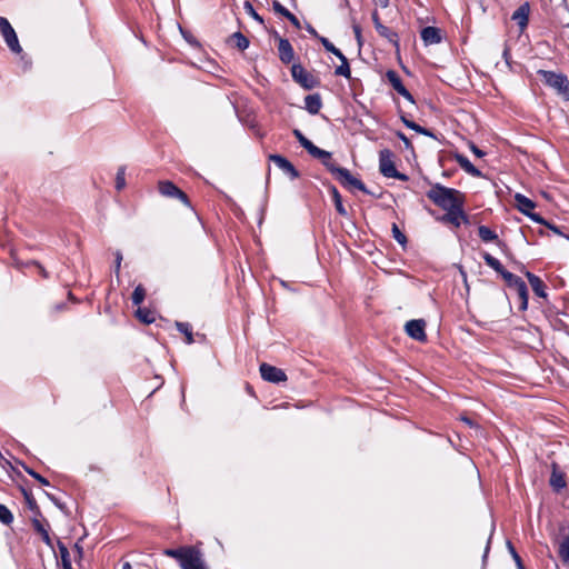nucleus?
Listing matches in <instances>:
<instances>
[{
    "label": "nucleus",
    "mask_w": 569,
    "mask_h": 569,
    "mask_svg": "<svg viewBox=\"0 0 569 569\" xmlns=\"http://www.w3.org/2000/svg\"><path fill=\"white\" fill-rule=\"evenodd\" d=\"M8 48L13 52V53H17V54H20L22 53V48L19 43V40H18V37H17V33L12 34L11 37H8L7 39H4Z\"/></svg>",
    "instance_id": "obj_38"
},
{
    "label": "nucleus",
    "mask_w": 569,
    "mask_h": 569,
    "mask_svg": "<svg viewBox=\"0 0 569 569\" xmlns=\"http://www.w3.org/2000/svg\"><path fill=\"white\" fill-rule=\"evenodd\" d=\"M114 257H116V261H114V272L118 276L119 272H120V266H121V261H122V253L121 251H117L114 253Z\"/></svg>",
    "instance_id": "obj_51"
},
{
    "label": "nucleus",
    "mask_w": 569,
    "mask_h": 569,
    "mask_svg": "<svg viewBox=\"0 0 569 569\" xmlns=\"http://www.w3.org/2000/svg\"><path fill=\"white\" fill-rule=\"evenodd\" d=\"M320 152L321 154L319 153H310V156H312L313 158H317L321 161V163L327 168V170L332 174L335 176L336 173V169H340L341 167H338L333 161H332V157H331V152L329 151H326L323 149L320 148Z\"/></svg>",
    "instance_id": "obj_22"
},
{
    "label": "nucleus",
    "mask_w": 569,
    "mask_h": 569,
    "mask_svg": "<svg viewBox=\"0 0 569 569\" xmlns=\"http://www.w3.org/2000/svg\"><path fill=\"white\" fill-rule=\"evenodd\" d=\"M525 274H526L533 292L540 298H546L547 292H546V286L543 283V281L538 276L531 273L530 271H526Z\"/></svg>",
    "instance_id": "obj_20"
},
{
    "label": "nucleus",
    "mask_w": 569,
    "mask_h": 569,
    "mask_svg": "<svg viewBox=\"0 0 569 569\" xmlns=\"http://www.w3.org/2000/svg\"><path fill=\"white\" fill-rule=\"evenodd\" d=\"M259 370L261 378L268 382L280 383L287 380V375L282 369L269 363H261Z\"/></svg>",
    "instance_id": "obj_9"
},
{
    "label": "nucleus",
    "mask_w": 569,
    "mask_h": 569,
    "mask_svg": "<svg viewBox=\"0 0 569 569\" xmlns=\"http://www.w3.org/2000/svg\"><path fill=\"white\" fill-rule=\"evenodd\" d=\"M537 73L546 86L552 88L565 100H569V80L566 74L542 69L538 70Z\"/></svg>",
    "instance_id": "obj_2"
},
{
    "label": "nucleus",
    "mask_w": 569,
    "mask_h": 569,
    "mask_svg": "<svg viewBox=\"0 0 569 569\" xmlns=\"http://www.w3.org/2000/svg\"><path fill=\"white\" fill-rule=\"evenodd\" d=\"M378 34L385 38L392 47L396 49V52L400 51L399 36L396 31L391 30L386 26L378 27Z\"/></svg>",
    "instance_id": "obj_21"
},
{
    "label": "nucleus",
    "mask_w": 569,
    "mask_h": 569,
    "mask_svg": "<svg viewBox=\"0 0 569 569\" xmlns=\"http://www.w3.org/2000/svg\"><path fill=\"white\" fill-rule=\"evenodd\" d=\"M529 12V3L525 2L512 13L511 19L516 21L521 31L525 30V28L528 26Z\"/></svg>",
    "instance_id": "obj_17"
},
{
    "label": "nucleus",
    "mask_w": 569,
    "mask_h": 569,
    "mask_svg": "<svg viewBox=\"0 0 569 569\" xmlns=\"http://www.w3.org/2000/svg\"><path fill=\"white\" fill-rule=\"evenodd\" d=\"M291 76L297 83L307 90H311L319 84V80L307 71L300 63L292 64Z\"/></svg>",
    "instance_id": "obj_5"
},
{
    "label": "nucleus",
    "mask_w": 569,
    "mask_h": 569,
    "mask_svg": "<svg viewBox=\"0 0 569 569\" xmlns=\"http://www.w3.org/2000/svg\"><path fill=\"white\" fill-rule=\"evenodd\" d=\"M136 313H137V317L139 318V320H141L143 323L149 325L156 320L153 313L146 308H138Z\"/></svg>",
    "instance_id": "obj_39"
},
{
    "label": "nucleus",
    "mask_w": 569,
    "mask_h": 569,
    "mask_svg": "<svg viewBox=\"0 0 569 569\" xmlns=\"http://www.w3.org/2000/svg\"><path fill=\"white\" fill-rule=\"evenodd\" d=\"M32 527L33 529L41 535V538L43 540V542L49 546V547H52V540L49 536V532H48V529H46L43 527V525L41 523V521L37 518H33L32 519Z\"/></svg>",
    "instance_id": "obj_29"
},
{
    "label": "nucleus",
    "mask_w": 569,
    "mask_h": 569,
    "mask_svg": "<svg viewBox=\"0 0 569 569\" xmlns=\"http://www.w3.org/2000/svg\"><path fill=\"white\" fill-rule=\"evenodd\" d=\"M339 60L341 61V64L336 68L335 73L337 76H342V77L349 79L351 76V71H350V66H349L348 59L346 58V56H343V58L339 59Z\"/></svg>",
    "instance_id": "obj_36"
},
{
    "label": "nucleus",
    "mask_w": 569,
    "mask_h": 569,
    "mask_svg": "<svg viewBox=\"0 0 569 569\" xmlns=\"http://www.w3.org/2000/svg\"><path fill=\"white\" fill-rule=\"evenodd\" d=\"M453 158L459 163V166L470 176L476 178L482 177L481 171L476 168L466 156L461 153H455Z\"/></svg>",
    "instance_id": "obj_19"
},
{
    "label": "nucleus",
    "mask_w": 569,
    "mask_h": 569,
    "mask_svg": "<svg viewBox=\"0 0 569 569\" xmlns=\"http://www.w3.org/2000/svg\"><path fill=\"white\" fill-rule=\"evenodd\" d=\"M396 136L402 141L406 149L413 151V146H412L411 141L408 139V137L403 132L398 131L396 133Z\"/></svg>",
    "instance_id": "obj_49"
},
{
    "label": "nucleus",
    "mask_w": 569,
    "mask_h": 569,
    "mask_svg": "<svg viewBox=\"0 0 569 569\" xmlns=\"http://www.w3.org/2000/svg\"><path fill=\"white\" fill-rule=\"evenodd\" d=\"M279 59L283 63H290L295 58L293 48L288 39L280 38L278 44Z\"/></svg>",
    "instance_id": "obj_16"
},
{
    "label": "nucleus",
    "mask_w": 569,
    "mask_h": 569,
    "mask_svg": "<svg viewBox=\"0 0 569 569\" xmlns=\"http://www.w3.org/2000/svg\"><path fill=\"white\" fill-rule=\"evenodd\" d=\"M439 220L443 223H451L457 228L460 227L462 222H469V218L463 211V204L447 210V212L443 216H441Z\"/></svg>",
    "instance_id": "obj_10"
},
{
    "label": "nucleus",
    "mask_w": 569,
    "mask_h": 569,
    "mask_svg": "<svg viewBox=\"0 0 569 569\" xmlns=\"http://www.w3.org/2000/svg\"><path fill=\"white\" fill-rule=\"evenodd\" d=\"M401 121H402V123H403L407 128H409V129L413 130V128H415V126H416V122H415V121L409 120V119H408V118H406L405 116H401Z\"/></svg>",
    "instance_id": "obj_57"
},
{
    "label": "nucleus",
    "mask_w": 569,
    "mask_h": 569,
    "mask_svg": "<svg viewBox=\"0 0 569 569\" xmlns=\"http://www.w3.org/2000/svg\"><path fill=\"white\" fill-rule=\"evenodd\" d=\"M386 78L389 81V83L392 86V88L405 99L410 101L411 103H415L413 96L408 91V89L403 86L401 78L395 70H388L386 72Z\"/></svg>",
    "instance_id": "obj_12"
},
{
    "label": "nucleus",
    "mask_w": 569,
    "mask_h": 569,
    "mask_svg": "<svg viewBox=\"0 0 569 569\" xmlns=\"http://www.w3.org/2000/svg\"><path fill=\"white\" fill-rule=\"evenodd\" d=\"M272 8L273 10L281 14L282 17H286L290 11L284 8L279 1L274 0L273 3H272Z\"/></svg>",
    "instance_id": "obj_47"
},
{
    "label": "nucleus",
    "mask_w": 569,
    "mask_h": 569,
    "mask_svg": "<svg viewBox=\"0 0 569 569\" xmlns=\"http://www.w3.org/2000/svg\"><path fill=\"white\" fill-rule=\"evenodd\" d=\"M0 521L7 526L13 521L12 512L2 503H0Z\"/></svg>",
    "instance_id": "obj_41"
},
{
    "label": "nucleus",
    "mask_w": 569,
    "mask_h": 569,
    "mask_svg": "<svg viewBox=\"0 0 569 569\" xmlns=\"http://www.w3.org/2000/svg\"><path fill=\"white\" fill-rule=\"evenodd\" d=\"M507 547H508V550L510 552V555L512 556L516 565H517V568L518 569H525L523 565H522V560L520 558V556L518 555L517 550L515 549L513 545L508 541L507 542Z\"/></svg>",
    "instance_id": "obj_44"
},
{
    "label": "nucleus",
    "mask_w": 569,
    "mask_h": 569,
    "mask_svg": "<svg viewBox=\"0 0 569 569\" xmlns=\"http://www.w3.org/2000/svg\"><path fill=\"white\" fill-rule=\"evenodd\" d=\"M420 37L425 43V46H430V44H437V43H440L441 42V33H440V29L439 28H436V27H425L421 32H420Z\"/></svg>",
    "instance_id": "obj_15"
},
{
    "label": "nucleus",
    "mask_w": 569,
    "mask_h": 569,
    "mask_svg": "<svg viewBox=\"0 0 569 569\" xmlns=\"http://www.w3.org/2000/svg\"><path fill=\"white\" fill-rule=\"evenodd\" d=\"M243 8H244L246 12L250 17H252L256 21H258L261 24L263 23V18L254 10V8L250 1H246L243 4Z\"/></svg>",
    "instance_id": "obj_43"
},
{
    "label": "nucleus",
    "mask_w": 569,
    "mask_h": 569,
    "mask_svg": "<svg viewBox=\"0 0 569 569\" xmlns=\"http://www.w3.org/2000/svg\"><path fill=\"white\" fill-rule=\"evenodd\" d=\"M392 237L393 239L401 246H406L407 243V237L405 233L400 230V228L397 226V223H392Z\"/></svg>",
    "instance_id": "obj_42"
},
{
    "label": "nucleus",
    "mask_w": 569,
    "mask_h": 569,
    "mask_svg": "<svg viewBox=\"0 0 569 569\" xmlns=\"http://www.w3.org/2000/svg\"><path fill=\"white\" fill-rule=\"evenodd\" d=\"M182 569H208L200 550L194 547H191L188 551L183 563L181 565Z\"/></svg>",
    "instance_id": "obj_11"
},
{
    "label": "nucleus",
    "mask_w": 569,
    "mask_h": 569,
    "mask_svg": "<svg viewBox=\"0 0 569 569\" xmlns=\"http://www.w3.org/2000/svg\"><path fill=\"white\" fill-rule=\"evenodd\" d=\"M0 465H1L2 467H4L6 465L11 466L10 461H9V460H7V459L2 456V453H1V452H0Z\"/></svg>",
    "instance_id": "obj_64"
},
{
    "label": "nucleus",
    "mask_w": 569,
    "mask_h": 569,
    "mask_svg": "<svg viewBox=\"0 0 569 569\" xmlns=\"http://www.w3.org/2000/svg\"><path fill=\"white\" fill-rule=\"evenodd\" d=\"M307 30H308V32H309L310 34H312L313 37H317V38L319 39V37H320V36L318 34V32L316 31V29H315L313 27H311V26L309 24V26H308V28H307Z\"/></svg>",
    "instance_id": "obj_63"
},
{
    "label": "nucleus",
    "mask_w": 569,
    "mask_h": 569,
    "mask_svg": "<svg viewBox=\"0 0 569 569\" xmlns=\"http://www.w3.org/2000/svg\"><path fill=\"white\" fill-rule=\"evenodd\" d=\"M0 32L3 39H7L8 37H11L12 34L16 33L9 20L4 17H0Z\"/></svg>",
    "instance_id": "obj_37"
},
{
    "label": "nucleus",
    "mask_w": 569,
    "mask_h": 569,
    "mask_svg": "<svg viewBox=\"0 0 569 569\" xmlns=\"http://www.w3.org/2000/svg\"><path fill=\"white\" fill-rule=\"evenodd\" d=\"M58 549L61 557V563L63 569H73L71 566L69 550L66 545L61 541H58Z\"/></svg>",
    "instance_id": "obj_33"
},
{
    "label": "nucleus",
    "mask_w": 569,
    "mask_h": 569,
    "mask_svg": "<svg viewBox=\"0 0 569 569\" xmlns=\"http://www.w3.org/2000/svg\"><path fill=\"white\" fill-rule=\"evenodd\" d=\"M319 41L328 52L335 54L338 59L343 58L345 54L341 52V50L335 47V44L330 42L329 39L326 37H319Z\"/></svg>",
    "instance_id": "obj_34"
},
{
    "label": "nucleus",
    "mask_w": 569,
    "mask_h": 569,
    "mask_svg": "<svg viewBox=\"0 0 569 569\" xmlns=\"http://www.w3.org/2000/svg\"><path fill=\"white\" fill-rule=\"evenodd\" d=\"M32 263L37 267V269L42 278H44V279L49 278V273L47 272V270L40 262L33 261Z\"/></svg>",
    "instance_id": "obj_53"
},
{
    "label": "nucleus",
    "mask_w": 569,
    "mask_h": 569,
    "mask_svg": "<svg viewBox=\"0 0 569 569\" xmlns=\"http://www.w3.org/2000/svg\"><path fill=\"white\" fill-rule=\"evenodd\" d=\"M146 297V289L142 284H138L131 296V301L133 306H140Z\"/></svg>",
    "instance_id": "obj_35"
},
{
    "label": "nucleus",
    "mask_w": 569,
    "mask_h": 569,
    "mask_svg": "<svg viewBox=\"0 0 569 569\" xmlns=\"http://www.w3.org/2000/svg\"><path fill=\"white\" fill-rule=\"evenodd\" d=\"M427 197L436 206L447 211L460 204H465V196L461 191L445 187L440 183L433 184L428 191Z\"/></svg>",
    "instance_id": "obj_1"
},
{
    "label": "nucleus",
    "mask_w": 569,
    "mask_h": 569,
    "mask_svg": "<svg viewBox=\"0 0 569 569\" xmlns=\"http://www.w3.org/2000/svg\"><path fill=\"white\" fill-rule=\"evenodd\" d=\"M561 539L558 542V555L563 565L569 566V528L560 527Z\"/></svg>",
    "instance_id": "obj_14"
},
{
    "label": "nucleus",
    "mask_w": 569,
    "mask_h": 569,
    "mask_svg": "<svg viewBox=\"0 0 569 569\" xmlns=\"http://www.w3.org/2000/svg\"><path fill=\"white\" fill-rule=\"evenodd\" d=\"M549 482L555 491H560L567 486L565 473L559 469L556 462H552V472Z\"/></svg>",
    "instance_id": "obj_18"
},
{
    "label": "nucleus",
    "mask_w": 569,
    "mask_h": 569,
    "mask_svg": "<svg viewBox=\"0 0 569 569\" xmlns=\"http://www.w3.org/2000/svg\"><path fill=\"white\" fill-rule=\"evenodd\" d=\"M469 148L472 151V153L478 158H482L486 156V152L479 149L473 142H469Z\"/></svg>",
    "instance_id": "obj_52"
},
{
    "label": "nucleus",
    "mask_w": 569,
    "mask_h": 569,
    "mask_svg": "<svg viewBox=\"0 0 569 569\" xmlns=\"http://www.w3.org/2000/svg\"><path fill=\"white\" fill-rule=\"evenodd\" d=\"M352 30H353L357 43H358L359 48H361L362 44H363L362 34H361V27L359 24L355 23L352 26Z\"/></svg>",
    "instance_id": "obj_48"
},
{
    "label": "nucleus",
    "mask_w": 569,
    "mask_h": 569,
    "mask_svg": "<svg viewBox=\"0 0 569 569\" xmlns=\"http://www.w3.org/2000/svg\"><path fill=\"white\" fill-rule=\"evenodd\" d=\"M284 18L288 19L296 28H300V22L293 13L289 12Z\"/></svg>",
    "instance_id": "obj_54"
},
{
    "label": "nucleus",
    "mask_w": 569,
    "mask_h": 569,
    "mask_svg": "<svg viewBox=\"0 0 569 569\" xmlns=\"http://www.w3.org/2000/svg\"><path fill=\"white\" fill-rule=\"evenodd\" d=\"M461 420H462L466 425H468L469 427H475V426H476V423H475L470 418H468V417H461Z\"/></svg>",
    "instance_id": "obj_61"
},
{
    "label": "nucleus",
    "mask_w": 569,
    "mask_h": 569,
    "mask_svg": "<svg viewBox=\"0 0 569 569\" xmlns=\"http://www.w3.org/2000/svg\"><path fill=\"white\" fill-rule=\"evenodd\" d=\"M23 468L32 478L38 480L42 486H49L48 479L36 472L33 469L27 467L26 465H23Z\"/></svg>",
    "instance_id": "obj_45"
},
{
    "label": "nucleus",
    "mask_w": 569,
    "mask_h": 569,
    "mask_svg": "<svg viewBox=\"0 0 569 569\" xmlns=\"http://www.w3.org/2000/svg\"><path fill=\"white\" fill-rule=\"evenodd\" d=\"M191 547H180L177 549H166L163 553L168 557L176 559L179 565L183 563V560Z\"/></svg>",
    "instance_id": "obj_27"
},
{
    "label": "nucleus",
    "mask_w": 569,
    "mask_h": 569,
    "mask_svg": "<svg viewBox=\"0 0 569 569\" xmlns=\"http://www.w3.org/2000/svg\"><path fill=\"white\" fill-rule=\"evenodd\" d=\"M379 170L386 178H395L400 181H407V174L399 172L393 162V153L389 149H382L379 152Z\"/></svg>",
    "instance_id": "obj_3"
},
{
    "label": "nucleus",
    "mask_w": 569,
    "mask_h": 569,
    "mask_svg": "<svg viewBox=\"0 0 569 569\" xmlns=\"http://www.w3.org/2000/svg\"><path fill=\"white\" fill-rule=\"evenodd\" d=\"M482 259L485 260L487 266L492 268L497 273H499L502 277L508 287L517 289L519 286L525 283V281L520 277L506 270L501 262L490 253L483 252Z\"/></svg>",
    "instance_id": "obj_4"
},
{
    "label": "nucleus",
    "mask_w": 569,
    "mask_h": 569,
    "mask_svg": "<svg viewBox=\"0 0 569 569\" xmlns=\"http://www.w3.org/2000/svg\"><path fill=\"white\" fill-rule=\"evenodd\" d=\"M20 54H21V61H22V63L24 66V69L29 68L30 64H31L30 60L27 58L26 54H22V53H20Z\"/></svg>",
    "instance_id": "obj_59"
},
{
    "label": "nucleus",
    "mask_w": 569,
    "mask_h": 569,
    "mask_svg": "<svg viewBox=\"0 0 569 569\" xmlns=\"http://www.w3.org/2000/svg\"><path fill=\"white\" fill-rule=\"evenodd\" d=\"M478 236L483 242H491L498 240V234L487 226L478 227Z\"/></svg>",
    "instance_id": "obj_30"
},
{
    "label": "nucleus",
    "mask_w": 569,
    "mask_h": 569,
    "mask_svg": "<svg viewBox=\"0 0 569 569\" xmlns=\"http://www.w3.org/2000/svg\"><path fill=\"white\" fill-rule=\"evenodd\" d=\"M421 134L426 136V137H430V138H436V136L433 134L432 131H430L429 129L427 128H423Z\"/></svg>",
    "instance_id": "obj_62"
},
{
    "label": "nucleus",
    "mask_w": 569,
    "mask_h": 569,
    "mask_svg": "<svg viewBox=\"0 0 569 569\" xmlns=\"http://www.w3.org/2000/svg\"><path fill=\"white\" fill-rule=\"evenodd\" d=\"M176 328L178 329L179 332L184 335L186 342L188 345H191L194 341L193 340V333H192V327H191V325L189 322L177 321L176 322Z\"/></svg>",
    "instance_id": "obj_31"
},
{
    "label": "nucleus",
    "mask_w": 569,
    "mask_h": 569,
    "mask_svg": "<svg viewBox=\"0 0 569 569\" xmlns=\"http://www.w3.org/2000/svg\"><path fill=\"white\" fill-rule=\"evenodd\" d=\"M158 190L161 196L167 198H177L184 206L191 207L188 196L181 189H179L173 182L169 180L159 181Z\"/></svg>",
    "instance_id": "obj_7"
},
{
    "label": "nucleus",
    "mask_w": 569,
    "mask_h": 569,
    "mask_svg": "<svg viewBox=\"0 0 569 569\" xmlns=\"http://www.w3.org/2000/svg\"><path fill=\"white\" fill-rule=\"evenodd\" d=\"M269 160L272 161L279 169H281L290 179L295 180L299 178V171L295 166L283 156L270 154Z\"/></svg>",
    "instance_id": "obj_13"
},
{
    "label": "nucleus",
    "mask_w": 569,
    "mask_h": 569,
    "mask_svg": "<svg viewBox=\"0 0 569 569\" xmlns=\"http://www.w3.org/2000/svg\"><path fill=\"white\" fill-rule=\"evenodd\" d=\"M22 493H23V497L26 499V502L28 505V507L33 510V509H37L38 506H37V502L32 496L31 492L27 491L26 489H22Z\"/></svg>",
    "instance_id": "obj_46"
},
{
    "label": "nucleus",
    "mask_w": 569,
    "mask_h": 569,
    "mask_svg": "<svg viewBox=\"0 0 569 569\" xmlns=\"http://www.w3.org/2000/svg\"><path fill=\"white\" fill-rule=\"evenodd\" d=\"M546 227H548L550 230H552L555 233L557 234H562V232L559 230V228L555 224H551L548 222V224H545Z\"/></svg>",
    "instance_id": "obj_60"
},
{
    "label": "nucleus",
    "mask_w": 569,
    "mask_h": 569,
    "mask_svg": "<svg viewBox=\"0 0 569 569\" xmlns=\"http://www.w3.org/2000/svg\"><path fill=\"white\" fill-rule=\"evenodd\" d=\"M517 291V295L519 297V300H520V306H519V310L520 311H525L527 310L528 308V299H529V295H528V288H527V284L526 282L521 286H519L517 289H515Z\"/></svg>",
    "instance_id": "obj_32"
},
{
    "label": "nucleus",
    "mask_w": 569,
    "mask_h": 569,
    "mask_svg": "<svg viewBox=\"0 0 569 569\" xmlns=\"http://www.w3.org/2000/svg\"><path fill=\"white\" fill-rule=\"evenodd\" d=\"M527 217H529L532 221L537 222V223H540V224H548V221H546L543 219V217H541L539 213H536L533 212V210L531 212H529L527 214Z\"/></svg>",
    "instance_id": "obj_50"
},
{
    "label": "nucleus",
    "mask_w": 569,
    "mask_h": 569,
    "mask_svg": "<svg viewBox=\"0 0 569 569\" xmlns=\"http://www.w3.org/2000/svg\"><path fill=\"white\" fill-rule=\"evenodd\" d=\"M292 133L296 137V139L298 140V142L309 152V154L310 153L321 154L320 148L317 147L315 143H312L309 139H307L299 129H295L292 131Z\"/></svg>",
    "instance_id": "obj_25"
},
{
    "label": "nucleus",
    "mask_w": 569,
    "mask_h": 569,
    "mask_svg": "<svg viewBox=\"0 0 569 569\" xmlns=\"http://www.w3.org/2000/svg\"><path fill=\"white\" fill-rule=\"evenodd\" d=\"M405 331L411 339L419 342H425L427 340L426 321L423 319H412L407 321L405 325Z\"/></svg>",
    "instance_id": "obj_8"
},
{
    "label": "nucleus",
    "mask_w": 569,
    "mask_h": 569,
    "mask_svg": "<svg viewBox=\"0 0 569 569\" xmlns=\"http://www.w3.org/2000/svg\"><path fill=\"white\" fill-rule=\"evenodd\" d=\"M126 187V167L121 166L118 168L116 176V189L118 191L122 190Z\"/></svg>",
    "instance_id": "obj_40"
},
{
    "label": "nucleus",
    "mask_w": 569,
    "mask_h": 569,
    "mask_svg": "<svg viewBox=\"0 0 569 569\" xmlns=\"http://www.w3.org/2000/svg\"><path fill=\"white\" fill-rule=\"evenodd\" d=\"M515 201L518 210L526 216L536 208V203L521 193L515 194Z\"/></svg>",
    "instance_id": "obj_24"
},
{
    "label": "nucleus",
    "mask_w": 569,
    "mask_h": 569,
    "mask_svg": "<svg viewBox=\"0 0 569 569\" xmlns=\"http://www.w3.org/2000/svg\"><path fill=\"white\" fill-rule=\"evenodd\" d=\"M322 100L319 93L309 94L305 98V108L310 114L319 113Z\"/></svg>",
    "instance_id": "obj_23"
},
{
    "label": "nucleus",
    "mask_w": 569,
    "mask_h": 569,
    "mask_svg": "<svg viewBox=\"0 0 569 569\" xmlns=\"http://www.w3.org/2000/svg\"><path fill=\"white\" fill-rule=\"evenodd\" d=\"M230 41L240 51L246 50L249 47V43H250L248 38L243 33H241L240 31H237V32L232 33L231 37H230Z\"/></svg>",
    "instance_id": "obj_28"
},
{
    "label": "nucleus",
    "mask_w": 569,
    "mask_h": 569,
    "mask_svg": "<svg viewBox=\"0 0 569 569\" xmlns=\"http://www.w3.org/2000/svg\"><path fill=\"white\" fill-rule=\"evenodd\" d=\"M372 22H373V26H375L376 31L378 30V27L383 26V24L381 23L380 19H379V14H378V11H377V10H375V11L372 12Z\"/></svg>",
    "instance_id": "obj_55"
},
{
    "label": "nucleus",
    "mask_w": 569,
    "mask_h": 569,
    "mask_svg": "<svg viewBox=\"0 0 569 569\" xmlns=\"http://www.w3.org/2000/svg\"><path fill=\"white\" fill-rule=\"evenodd\" d=\"M345 188H353L362 191L363 193H370L365 183L353 177L350 171L346 168L336 169V173L333 176Z\"/></svg>",
    "instance_id": "obj_6"
},
{
    "label": "nucleus",
    "mask_w": 569,
    "mask_h": 569,
    "mask_svg": "<svg viewBox=\"0 0 569 569\" xmlns=\"http://www.w3.org/2000/svg\"><path fill=\"white\" fill-rule=\"evenodd\" d=\"M74 551L79 559H81L83 557V548L79 541L74 543Z\"/></svg>",
    "instance_id": "obj_58"
},
{
    "label": "nucleus",
    "mask_w": 569,
    "mask_h": 569,
    "mask_svg": "<svg viewBox=\"0 0 569 569\" xmlns=\"http://www.w3.org/2000/svg\"><path fill=\"white\" fill-rule=\"evenodd\" d=\"M496 244L499 247V249H500L503 253L508 254V252H509V247L507 246V243H506L505 241H502V240H499V239H498V240L496 241Z\"/></svg>",
    "instance_id": "obj_56"
},
{
    "label": "nucleus",
    "mask_w": 569,
    "mask_h": 569,
    "mask_svg": "<svg viewBox=\"0 0 569 569\" xmlns=\"http://www.w3.org/2000/svg\"><path fill=\"white\" fill-rule=\"evenodd\" d=\"M329 190L332 196V200H333L335 208H336L337 212L340 216H343V217L347 216V210L342 203V198H341V194L339 193L338 189L331 184L329 187Z\"/></svg>",
    "instance_id": "obj_26"
}]
</instances>
